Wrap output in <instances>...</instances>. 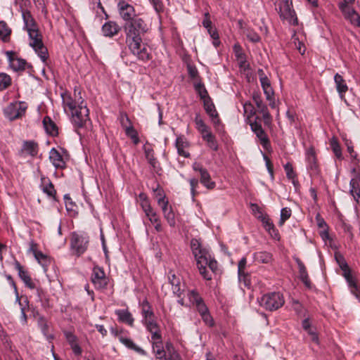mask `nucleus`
<instances>
[{
	"label": "nucleus",
	"mask_w": 360,
	"mask_h": 360,
	"mask_svg": "<svg viewBox=\"0 0 360 360\" xmlns=\"http://www.w3.org/2000/svg\"><path fill=\"white\" fill-rule=\"evenodd\" d=\"M126 34V44L130 52L142 62H148L151 58L146 45L143 43L142 35L147 30V25L141 18H135L124 25Z\"/></svg>",
	"instance_id": "f257e3e1"
},
{
	"label": "nucleus",
	"mask_w": 360,
	"mask_h": 360,
	"mask_svg": "<svg viewBox=\"0 0 360 360\" xmlns=\"http://www.w3.org/2000/svg\"><path fill=\"white\" fill-rule=\"evenodd\" d=\"M75 98L70 95H63V104L65 111L68 110L71 113L72 122L77 128L83 127L89 120V111L86 103L80 96V91L77 95V89L74 92Z\"/></svg>",
	"instance_id": "f03ea898"
},
{
	"label": "nucleus",
	"mask_w": 360,
	"mask_h": 360,
	"mask_svg": "<svg viewBox=\"0 0 360 360\" xmlns=\"http://www.w3.org/2000/svg\"><path fill=\"white\" fill-rule=\"evenodd\" d=\"M191 248L196 260L197 268L200 275L205 280H211L212 274L209 271L208 269L214 272L217 268V261L211 258L209 250L197 238L191 239Z\"/></svg>",
	"instance_id": "7ed1b4c3"
},
{
	"label": "nucleus",
	"mask_w": 360,
	"mask_h": 360,
	"mask_svg": "<svg viewBox=\"0 0 360 360\" xmlns=\"http://www.w3.org/2000/svg\"><path fill=\"white\" fill-rule=\"evenodd\" d=\"M30 38V46L34 50L35 53L45 63L48 58L49 53L47 48L42 41V36L37 27L27 30Z\"/></svg>",
	"instance_id": "20e7f679"
},
{
	"label": "nucleus",
	"mask_w": 360,
	"mask_h": 360,
	"mask_svg": "<svg viewBox=\"0 0 360 360\" xmlns=\"http://www.w3.org/2000/svg\"><path fill=\"white\" fill-rule=\"evenodd\" d=\"M89 243L88 234L82 231H74L71 233L70 246L72 253L77 257L83 255L87 250Z\"/></svg>",
	"instance_id": "39448f33"
},
{
	"label": "nucleus",
	"mask_w": 360,
	"mask_h": 360,
	"mask_svg": "<svg viewBox=\"0 0 360 360\" xmlns=\"http://www.w3.org/2000/svg\"><path fill=\"white\" fill-rule=\"evenodd\" d=\"M141 315L142 323L151 335L154 332H160L155 321L154 312L147 300H144L141 303Z\"/></svg>",
	"instance_id": "423d86ee"
},
{
	"label": "nucleus",
	"mask_w": 360,
	"mask_h": 360,
	"mask_svg": "<svg viewBox=\"0 0 360 360\" xmlns=\"http://www.w3.org/2000/svg\"><path fill=\"white\" fill-rule=\"evenodd\" d=\"M248 124L264 150L269 153L271 152L272 148L271 142L266 132L262 127L261 120L258 117H256L254 120H250Z\"/></svg>",
	"instance_id": "0eeeda50"
},
{
	"label": "nucleus",
	"mask_w": 360,
	"mask_h": 360,
	"mask_svg": "<svg viewBox=\"0 0 360 360\" xmlns=\"http://www.w3.org/2000/svg\"><path fill=\"white\" fill-rule=\"evenodd\" d=\"M275 6L281 18L287 20L290 24H297L295 12L292 8V0H276Z\"/></svg>",
	"instance_id": "6e6552de"
},
{
	"label": "nucleus",
	"mask_w": 360,
	"mask_h": 360,
	"mask_svg": "<svg viewBox=\"0 0 360 360\" xmlns=\"http://www.w3.org/2000/svg\"><path fill=\"white\" fill-rule=\"evenodd\" d=\"M275 6L281 18L287 20L290 24H297L295 12L292 8V0H276Z\"/></svg>",
	"instance_id": "1a4fd4ad"
},
{
	"label": "nucleus",
	"mask_w": 360,
	"mask_h": 360,
	"mask_svg": "<svg viewBox=\"0 0 360 360\" xmlns=\"http://www.w3.org/2000/svg\"><path fill=\"white\" fill-rule=\"evenodd\" d=\"M284 302V297L279 292L264 294L259 300L260 305L269 311H274L281 308Z\"/></svg>",
	"instance_id": "9d476101"
},
{
	"label": "nucleus",
	"mask_w": 360,
	"mask_h": 360,
	"mask_svg": "<svg viewBox=\"0 0 360 360\" xmlns=\"http://www.w3.org/2000/svg\"><path fill=\"white\" fill-rule=\"evenodd\" d=\"M27 107L24 101L12 102L4 109V114L8 120L13 121L24 117Z\"/></svg>",
	"instance_id": "9b49d317"
},
{
	"label": "nucleus",
	"mask_w": 360,
	"mask_h": 360,
	"mask_svg": "<svg viewBox=\"0 0 360 360\" xmlns=\"http://www.w3.org/2000/svg\"><path fill=\"white\" fill-rule=\"evenodd\" d=\"M339 266L343 271L342 276L345 277L351 292L360 300V286L357 285L354 278L352 276L350 269L344 257H341Z\"/></svg>",
	"instance_id": "f8f14e48"
},
{
	"label": "nucleus",
	"mask_w": 360,
	"mask_h": 360,
	"mask_svg": "<svg viewBox=\"0 0 360 360\" xmlns=\"http://www.w3.org/2000/svg\"><path fill=\"white\" fill-rule=\"evenodd\" d=\"M117 8L120 17L126 22H130L136 18V12L134 6L124 0H120L118 1Z\"/></svg>",
	"instance_id": "ddd939ff"
},
{
	"label": "nucleus",
	"mask_w": 360,
	"mask_h": 360,
	"mask_svg": "<svg viewBox=\"0 0 360 360\" xmlns=\"http://www.w3.org/2000/svg\"><path fill=\"white\" fill-rule=\"evenodd\" d=\"M307 169L310 176H318L320 172L314 149L311 147L306 151Z\"/></svg>",
	"instance_id": "4468645a"
},
{
	"label": "nucleus",
	"mask_w": 360,
	"mask_h": 360,
	"mask_svg": "<svg viewBox=\"0 0 360 360\" xmlns=\"http://www.w3.org/2000/svg\"><path fill=\"white\" fill-rule=\"evenodd\" d=\"M91 280L96 289L105 288L108 281L103 269L99 266L94 267Z\"/></svg>",
	"instance_id": "2eb2a0df"
},
{
	"label": "nucleus",
	"mask_w": 360,
	"mask_h": 360,
	"mask_svg": "<svg viewBox=\"0 0 360 360\" xmlns=\"http://www.w3.org/2000/svg\"><path fill=\"white\" fill-rule=\"evenodd\" d=\"M151 342L153 345V349L155 354L156 358L160 360H167L160 332H154L153 334L151 335Z\"/></svg>",
	"instance_id": "dca6fc26"
},
{
	"label": "nucleus",
	"mask_w": 360,
	"mask_h": 360,
	"mask_svg": "<svg viewBox=\"0 0 360 360\" xmlns=\"http://www.w3.org/2000/svg\"><path fill=\"white\" fill-rule=\"evenodd\" d=\"M338 6L345 18L348 20L352 25L360 27V15L354 8L346 5L345 3H340Z\"/></svg>",
	"instance_id": "f3484780"
},
{
	"label": "nucleus",
	"mask_w": 360,
	"mask_h": 360,
	"mask_svg": "<svg viewBox=\"0 0 360 360\" xmlns=\"http://www.w3.org/2000/svg\"><path fill=\"white\" fill-rule=\"evenodd\" d=\"M188 297L189 299V301L193 304L195 305V307L200 314V315H202L207 311H209V309L206 304H205L202 298L200 297L199 293L193 290H190L188 292Z\"/></svg>",
	"instance_id": "a211bd4d"
},
{
	"label": "nucleus",
	"mask_w": 360,
	"mask_h": 360,
	"mask_svg": "<svg viewBox=\"0 0 360 360\" xmlns=\"http://www.w3.org/2000/svg\"><path fill=\"white\" fill-rule=\"evenodd\" d=\"M168 281L172 285L173 293L178 297H181L182 292H184V285L181 284V279L179 276H177L171 270L168 272Z\"/></svg>",
	"instance_id": "6ab92c4d"
},
{
	"label": "nucleus",
	"mask_w": 360,
	"mask_h": 360,
	"mask_svg": "<svg viewBox=\"0 0 360 360\" xmlns=\"http://www.w3.org/2000/svg\"><path fill=\"white\" fill-rule=\"evenodd\" d=\"M120 27L116 22L109 20L102 25L101 33L105 37L112 38L117 35L120 32Z\"/></svg>",
	"instance_id": "aec40b11"
},
{
	"label": "nucleus",
	"mask_w": 360,
	"mask_h": 360,
	"mask_svg": "<svg viewBox=\"0 0 360 360\" xmlns=\"http://www.w3.org/2000/svg\"><path fill=\"white\" fill-rule=\"evenodd\" d=\"M14 266L15 269L18 271L19 277L24 282L25 286L30 289H34L36 288L35 284L32 281L28 272L24 269L20 263L18 261H15Z\"/></svg>",
	"instance_id": "412c9836"
},
{
	"label": "nucleus",
	"mask_w": 360,
	"mask_h": 360,
	"mask_svg": "<svg viewBox=\"0 0 360 360\" xmlns=\"http://www.w3.org/2000/svg\"><path fill=\"white\" fill-rule=\"evenodd\" d=\"M6 55L9 60L11 68L14 71L17 72L25 70L26 65L25 60L15 57V53L11 51H6Z\"/></svg>",
	"instance_id": "4be33fe9"
},
{
	"label": "nucleus",
	"mask_w": 360,
	"mask_h": 360,
	"mask_svg": "<svg viewBox=\"0 0 360 360\" xmlns=\"http://www.w3.org/2000/svg\"><path fill=\"white\" fill-rule=\"evenodd\" d=\"M257 74L266 98H269L271 94H274L270 81L262 69H259Z\"/></svg>",
	"instance_id": "5701e85b"
},
{
	"label": "nucleus",
	"mask_w": 360,
	"mask_h": 360,
	"mask_svg": "<svg viewBox=\"0 0 360 360\" xmlns=\"http://www.w3.org/2000/svg\"><path fill=\"white\" fill-rule=\"evenodd\" d=\"M257 219L262 222L264 229L269 233V234L272 237H274V238H278V231L275 228L274 224L272 223V221H271L270 218L267 214L260 213V215H257Z\"/></svg>",
	"instance_id": "b1692460"
},
{
	"label": "nucleus",
	"mask_w": 360,
	"mask_h": 360,
	"mask_svg": "<svg viewBox=\"0 0 360 360\" xmlns=\"http://www.w3.org/2000/svg\"><path fill=\"white\" fill-rule=\"evenodd\" d=\"M41 184L40 188L41 191L47 195L48 197L52 198L53 200H56V191L53 184L49 179L42 177L41 179Z\"/></svg>",
	"instance_id": "393cba45"
},
{
	"label": "nucleus",
	"mask_w": 360,
	"mask_h": 360,
	"mask_svg": "<svg viewBox=\"0 0 360 360\" xmlns=\"http://www.w3.org/2000/svg\"><path fill=\"white\" fill-rule=\"evenodd\" d=\"M49 159L53 165L57 169H63L66 164L62 155L54 148L49 152Z\"/></svg>",
	"instance_id": "a878e982"
},
{
	"label": "nucleus",
	"mask_w": 360,
	"mask_h": 360,
	"mask_svg": "<svg viewBox=\"0 0 360 360\" xmlns=\"http://www.w3.org/2000/svg\"><path fill=\"white\" fill-rule=\"evenodd\" d=\"M334 82L335 84L336 90L341 98L343 99L345 98V95L348 91V86L346 83V81L344 79L342 75L339 73H336L334 75Z\"/></svg>",
	"instance_id": "bb28decb"
},
{
	"label": "nucleus",
	"mask_w": 360,
	"mask_h": 360,
	"mask_svg": "<svg viewBox=\"0 0 360 360\" xmlns=\"http://www.w3.org/2000/svg\"><path fill=\"white\" fill-rule=\"evenodd\" d=\"M39 150L38 144L34 141H26L22 143L21 153L22 155H29L34 157L37 155Z\"/></svg>",
	"instance_id": "cd10ccee"
},
{
	"label": "nucleus",
	"mask_w": 360,
	"mask_h": 360,
	"mask_svg": "<svg viewBox=\"0 0 360 360\" xmlns=\"http://www.w3.org/2000/svg\"><path fill=\"white\" fill-rule=\"evenodd\" d=\"M360 175H357L356 178L352 179L350 181V193L354 197V199L360 206Z\"/></svg>",
	"instance_id": "c85d7f7f"
},
{
	"label": "nucleus",
	"mask_w": 360,
	"mask_h": 360,
	"mask_svg": "<svg viewBox=\"0 0 360 360\" xmlns=\"http://www.w3.org/2000/svg\"><path fill=\"white\" fill-rule=\"evenodd\" d=\"M175 146L179 155L184 158H188L190 156V153L184 150V148L188 146V143L184 136H179L176 138Z\"/></svg>",
	"instance_id": "c756f323"
},
{
	"label": "nucleus",
	"mask_w": 360,
	"mask_h": 360,
	"mask_svg": "<svg viewBox=\"0 0 360 360\" xmlns=\"http://www.w3.org/2000/svg\"><path fill=\"white\" fill-rule=\"evenodd\" d=\"M115 314L117 316L119 321L133 326L134 319L127 309H117L115 311Z\"/></svg>",
	"instance_id": "7c9ffc66"
},
{
	"label": "nucleus",
	"mask_w": 360,
	"mask_h": 360,
	"mask_svg": "<svg viewBox=\"0 0 360 360\" xmlns=\"http://www.w3.org/2000/svg\"><path fill=\"white\" fill-rule=\"evenodd\" d=\"M119 341L127 348L135 351L141 355H146V352L140 347L137 346L130 338L119 336Z\"/></svg>",
	"instance_id": "2f4dec72"
},
{
	"label": "nucleus",
	"mask_w": 360,
	"mask_h": 360,
	"mask_svg": "<svg viewBox=\"0 0 360 360\" xmlns=\"http://www.w3.org/2000/svg\"><path fill=\"white\" fill-rule=\"evenodd\" d=\"M165 219L171 227H174L176 225L175 214L171 207L167 205H162L161 207Z\"/></svg>",
	"instance_id": "473e14b6"
},
{
	"label": "nucleus",
	"mask_w": 360,
	"mask_h": 360,
	"mask_svg": "<svg viewBox=\"0 0 360 360\" xmlns=\"http://www.w3.org/2000/svg\"><path fill=\"white\" fill-rule=\"evenodd\" d=\"M22 17L24 22V30L26 31L28 29H32L37 27L34 19L33 18L31 13L27 10H23L22 11Z\"/></svg>",
	"instance_id": "72a5a7b5"
},
{
	"label": "nucleus",
	"mask_w": 360,
	"mask_h": 360,
	"mask_svg": "<svg viewBox=\"0 0 360 360\" xmlns=\"http://www.w3.org/2000/svg\"><path fill=\"white\" fill-rule=\"evenodd\" d=\"M153 191L159 206L162 207V205L168 204V200L165 198L164 191L158 184H156L155 187L153 188Z\"/></svg>",
	"instance_id": "f704fd0d"
},
{
	"label": "nucleus",
	"mask_w": 360,
	"mask_h": 360,
	"mask_svg": "<svg viewBox=\"0 0 360 360\" xmlns=\"http://www.w3.org/2000/svg\"><path fill=\"white\" fill-rule=\"evenodd\" d=\"M43 124L48 134L51 136H56L58 134L57 126L49 117L46 116L44 118Z\"/></svg>",
	"instance_id": "c9c22d12"
},
{
	"label": "nucleus",
	"mask_w": 360,
	"mask_h": 360,
	"mask_svg": "<svg viewBox=\"0 0 360 360\" xmlns=\"http://www.w3.org/2000/svg\"><path fill=\"white\" fill-rule=\"evenodd\" d=\"M16 302H18L19 305L20 306V321L22 324H26L27 322V317L26 315V309L29 308V301L27 298H25L24 300L25 305L21 302L20 299L18 296V294H17L16 296Z\"/></svg>",
	"instance_id": "e433bc0d"
},
{
	"label": "nucleus",
	"mask_w": 360,
	"mask_h": 360,
	"mask_svg": "<svg viewBox=\"0 0 360 360\" xmlns=\"http://www.w3.org/2000/svg\"><path fill=\"white\" fill-rule=\"evenodd\" d=\"M200 174V182L208 189H212L215 187V182L211 180L210 175L207 169L202 171Z\"/></svg>",
	"instance_id": "4c0bfd02"
},
{
	"label": "nucleus",
	"mask_w": 360,
	"mask_h": 360,
	"mask_svg": "<svg viewBox=\"0 0 360 360\" xmlns=\"http://www.w3.org/2000/svg\"><path fill=\"white\" fill-rule=\"evenodd\" d=\"M142 210L151 224L153 222H157L160 219L159 216L151 207V205H145V206L143 205V209Z\"/></svg>",
	"instance_id": "58836bf2"
},
{
	"label": "nucleus",
	"mask_w": 360,
	"mask_h": 360,
	"mask_svg": "<svg viewBox=\"0 0 360 360\" xmlns=\"http://www.w3.org/2000/svg\"><path fill=\"white\" fill-rule=\"evenodd\" d=\"M11 33V30L4 21H0V38L4 41H8Z\"/></svg>",
	"instance_id": "ea45409f"
},
{
	"label": "nucleus",
	"mask_w": 360,
	"mask_h": 360,
	"mask_svg": "<svg viewBox=\"0 0 360 360\" xmlns=\"http://www.w3.org/2000/svg\"><path fill=\"white\" fill-rule=\"evenodd\" d=\"M243 110L245 116L246 117L247 119V123L248 124V122H250V120H252V118L255 114V108L251 103L245 102L243 104Z\"/></svg>",
	"instance_id": "a19ab883"
},
{
	"label": "nucleus",
	"mask_w": 360,
	"mask_h": 360,
	"mask_svg": "<svg viewBox=\"0 0 360 360\" xmlns=\"http://www.w3.org/2000/svg\"><path fill=\"white\" fill-rule=\"evenodd\" d=\"M256 261L261 263H269L271 260V255L267 252H258L254 254Z\"/></svg>",
	"instance_id": "79ce46f5"
},
{
	"label": "nucleus",
	"mask_w": 360,
	"mask_h": 360,
	"mask_svg": "<svg viewBox=\"0 0 360 360\" xmlns=\"http://www.w3.org/2000/svg\"><path fill=\"white\" fill-rule=\"evenodd\" d=\"M126 135L129 136L134 144H138L139 142V139L138 137V134L136 129L131 124H129L128 127H125L124 129Z\"/></svg>",
	"instance_id": "37998d69"
},
{
	"label": "nucleus",
	"mask_w": 360,
	"mask_h": 360,
	"mask_svg": "<svg viewBox=\"0 0 360 360\" xmlns=\"http://www.w3.org/2000/svg\"><path fill=\"white\" fill-rule=\"evenodd\" d=\"M11 84V77L6 73H0V91L7 89Z\"/></svg>",
	"instance_id": "c03bdc74"
},
{
	"label": "nucleus",
	"mask_w": 360,
	"mask_h": 360,
	"mask_svg": "<svg viewBox=\"0 0 360 360\" xmlns=\"http://www.w3.org/2000/svg\"><path fill=\"white\" fill-rule=\"evenodd\" d=\"M204 108L206 112L210 115V117L217 115V114H218L215 109L214 105L210 101V98L204 101Z\"/></svg>",
	"instance_id": "a18cd8bd"
},
{
	"label": "nucleus",
	"mask_w": 360,
	"mask_h": 360,
	"mask_svg": "<svg viewBox=\"0 0 360 360\" xmlns=\"http://www.w3.org/2000/svg\"><path fill=\"white\" fill-rule=\"evenodd\" d=\"M195 89L198 93L202 99L206 100L209 98L208 93L202 83L195 84Z\"/></svg>",
	"instance_id": "49530a36"
},
{
	"label": "nucleus",
	"mask_w": 360,
	"mask_h": 360,
	"mask_svg": "<svg viewBox=\"0 0 360 360\" xmlns=\"http://www.w3.org/2000/svg\"><path fill=\"white\" fill-rule=\"evenodd\" d=\"M291 216V210L288 207L282 208L281 210V218L278 222L279 226H282L286 220Z\"/></svg>",
	"instance_id": "de8ad7c7"
},
{
	"label": "nucleus",
	"mask_w": 360,
	"mask_h": 360,
	"mask_svg": "<svg viewBox=\"0 0 360 360\" xmlns=\"http://www.w3.org/2000/svg\"><path fill=\"white\" fill-rule=\"evenodd\" d=\"M252 98L259 112L264 111V110L267 108V106L263 103L262 97L259 94H255L252 96Z\"/></svg>",
	"instance_id": "09e8293b"
},
{
	"label": "nucleus",
	"mask_w": 360,
	"mask_h": 360,
	"mask_svg": "<svg viewBox=\"0 0 360 360\" xmlns=\"http://www.w3.org/2000/svg\"><path fill=\"white\" fill-rule=\"evenodd\" d=\"M39 326H40L41 332L46 337V338L49 340H52L53 338V336L52 335L48 334L49 326H48L46 321L43 318H41L39 320Z\"/></svg>",
	"instance_id": "8fccbe9b"
},
{
	"label": "nucleus",
	"mask_w": 360,
	"mask_h": 360,
	"mask_svg": "<svg viewBox=\"0 0 360 360\" xmlns=\"http://www.w3.org/2000/svg\"><path fill=\"white\" fill-rule=\"evenodd\" d=\"M247 260L245 257H243L238 262V274L239 279H241L242 276L245 277V269L246 266Z\"/></svg>",
	"instance_id": "3c124183"
},
{
	"label": "nucleus",
	"mask_w": 360,
	"mask_h": 360,
	"mask_svg": "<svg viewBox=\"0 0 360 360\" xmlns=\"http://www.w3.org/2000/svg\"><path fill=\"white\" fill-rule=\"evenodd\" d=\"M330 145L335 156L339 159H342V150L339 143L335 140H333Z\"/></svg>",
	"instance_id": "603ef678"
},
{
	"label": "nucleus",
	"mask_w": 360,
	"mask_h": 360,
	"mask_svg": "<svg viewBox=\"0 0 360 360\" xmlns=\"http://www.w3.org/2000/svg\"><path fill=\"white\" fill-rule=\"evenodd\" d=\"M207 139H205L207 143V146L213 150L217 151L218 150V144L214 135L207 136Z\"/></svg>",
	"instance_id": "864d4df0"
},
{
	"label": "nucleus",
	"mask_w": 360,
	"mask_h": 360,
	"mask_svg": "<svg viewBox=\"0 0 360 360\" xmlns=\"http://www.w3.org/2000/svg\"><path fill=\"white\" fill-rule=\"evenodd\" d=\"M284 169L286 173V176L288 179H293L297 176L296 173L294 172L292 165L289 162L284 165Z\"/></svg>",
	"instance_id": "5fc2aeb1"
},
{
	"label": "nucleus",
	"mask_w": 360,
	"mask_h": 360,
	"mask_svg": "<svg viewBox=\"0 0 360 360\" xmlns=\"http://www.w3.org/2000/svg\"><path fill=\"white\" fill-rule=\"evenodd\" d=\"M195 123L196 125V129L199 132L200 131H203V129H207V127H208L198 115H197L195 117Z\"/></svg>",
	"instance_id": "6e6d98bb"
},
{
	"label": "nucleus",
	"mask_w": 360,
	"mask_h": 360,
	"mask_svg": "<svg viewBox=\"0 0 360 360\" xmlns=\"http://www.w3.org/2000/svg\"><path fill=\"white\" fill-rule=\"evenodd\" d=\"M200 316L206 325H207L210 327H212L214 326V320L209 311L200 315Z\"/></svg>",
	"instance_id": "4d7b16f0"
},
{
	"label": "nucleus",
	"mask_w": 360,
	"mask_h": 360,
	"mask_svg": "<svg viewBox=\"0 0 360 360\" xmlns=\"http://www.w3.org/2000/svg\"><path fill=\"white\" fill-rule=\"evenodd\" d=\"M262 153L263 158L265 160L267 170H268L269 173L270 174L271 176L273 177L274 170H273L272 163H271L270 159L267 157V155L265 153H264L262 152Z\"/></svg>",
	"instance_id": "13d9d810"
},
{
	"label": "nucleus",
	"mask_w": 360,
	"mask_h": 360,
	"mask_svg": "<svg viewBox=\"0 0 360 360\" xmlns=\"http://www.w3.org/2000/svg\"><path fill=\"white\" fill-rule=\"evenodd\" d=\"M64 334L70 345L77 342V338L70 331H65Z\"/></svg>",
	"instance_id": "bf43d9fd"
},
{
	"label": "nucleus",
	"mask_w": 360,
	"mask_h": 360,
	"mask_svg": "<svg viewBox=\"0 0 360 360\" xmlns=\"http://www.w3.org/2000/svg\"><path fill=\"white\" fill-rule=\"evenodd\" d=\"M189 184L191 186V193L193 197V199H194V197L196 194L195 188L198 186V180L195 178H192L189 179Z\"/></svg>",
	"instance_id": "052dcab7"
},
{
	"label": "nucleus",
	"mask_w": 360,
	"mask_h": 360,
	"mask_svg": "<svg viewBox=\"0 0 360 360\" xmlns=\"http://www.w3.org/2000/svg\"><path fill=\"white\" fill-rule=\"evenodd\" d=\"M233 50H234L235 55H236V58L238 60H240V62H243V60L245 59V57H244L245 55L242 52L241 47L239 45L235 44L233 46Z\"/></svg>",
	"instance_id": "680f3d73"
},
{
	"label": "nucleus",
	"mask_w": 360,
	"mask_h": 360,
	"mask_svg": "<svg viewBox=\"0 0 360 360\" xmlns=\"http://www.w3.org/2000/svg\"><path fill=\"white\" fill-rule=\"evenodd\" d=\"M247 37L250 41L255 43L259 41L261 39L259 35L253 31L248 32L247 34Z\"/></svg>",
	"instance_id": "e2e57ef3"
},
{
	"label": "nucleus",
	"mask_w": 360,
	"mask_h": 360,
	"mask_svg": "<svg viewBox=\"0 0 360 360\" xmlns=\"http://www.w3.org/2000/svg\"><path fill=\"white\" fill-rule=\"evenodd\" d=\"M202 25L207 30L212 28V21L210 20V16L208 12L204 15V19L202 20Z\"/></svg>",
	"instance_id": "0e129e2a"
},
{
	"label": "nucleus",
	"mask_w": 360,
	"mask_h": 360,
	"mask_svg": "<svg viewBox=\"0 0 360 360\" xmlns=\"http://www.w3.org/2000/svg\"><path fill=\"white\" fill-rule=\"evenodd\" d=\"M35 259L40 263L41 265L44 266L45 264H44V262H46V256L42 253L40 251H38L36 252V254L34 255Z\"/></svg>",
	"instance_id": "69168bd1"
},
{
	"label": "nucleus",
	"mask_w": 360,
	"mask_h": 360,
	"mask_svg": "<svg viewBox=\"0 0 360 360\" xmlns=\"http://www.w3.org/2000/svg\"><path fill=\"white\" fill-rule=\"evenodd\" d=\"M65 200V207L68 211H72L75 204L72 201V199L70 198L68 194L65 195L64 196Z\"/></svg>",
	"instance_id": "338daca9"
},
{
	"label": "nucleus",
	"mask_w": 360,
	"mask_h": 360,
	"mask_svg": "<svg viewBox=\"0 0 360 360\" xmlns=\"http://www.w3.org/2000/svg\"><path fill=\"white\" fill-rule=\"evenodd\" d=\"M139 198L141 200V207L142 209H143V205L145 206V205H150V202L148 200V198L147 197V195L144 193H141L139 195Z\"/></svg>",
	"instance_id": "774afa93"
}]
</instances>
